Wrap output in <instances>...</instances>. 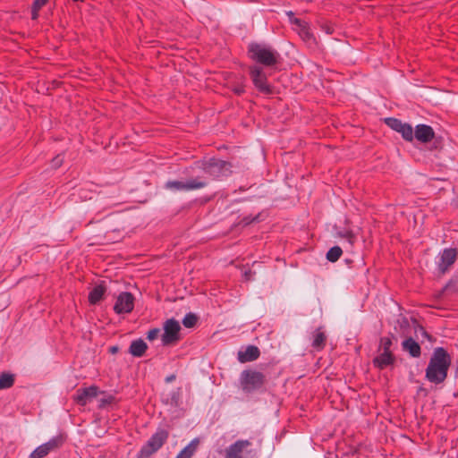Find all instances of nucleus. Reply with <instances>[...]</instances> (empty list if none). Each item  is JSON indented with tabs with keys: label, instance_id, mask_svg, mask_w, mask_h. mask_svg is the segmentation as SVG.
<instances>
[{
	"label": "nucleus",
	"instance_id": "4c0bfd02",
	"mask_svg": "<svg viewBox=\"0 0 458 458\" xmlns=\"http://www.w3.org/2000/svg\"><path fill=\"white\" fill-rule=\"evenodd\" d=\"M47 1L48 0H34L31 6L33 9L40 10L44 5H46Z\"/></svg>",
	"mask_w": 458,
	"mask_h": 458
},
{
	"label": "nucleus",
	"instance_id": "20e7f679",
	"mask_svg": "<svg viewBox=\"0 0 458 458\" xmlns=\"http://www.w3.org/2000/svg\"><path fill=\"white\" fill-rule=\"evenodd\" d=\"M266 383L265 374L256 369H244L239 377L240 388L246 394L262 391Z\"/></svg>",
	"mask_w": 458,
	"mask_h": 458
},
{
	"label": "nucleus",
	"instance_id": "f257e3e1",
	"mask_svg": "<svg viewBox=\"0 0 458 458\" xmlns=\"http://www.w3.org/2000/svg\"><path fill=\"white\" fill-rule=\"evenodd\" d=\"M451 362L452 357L445 348H435L426 369L427 380L436 385L443 383L447 377Z\"/></svg>",
	"mask_w": 458,
	"mask_h": 458
},
{
	"label": "nucleus",
	"instance_id": "f3484780",
	"mask_svg": "<svg viewBox=\"0 0 458 458\" xmlns=\"http://www.w3.org/2000/svg\"><path fill=\"white\" fill-rule=\"evenodd\" d=\"M327 342V335L322 327H318L311 334V346L316 351H321L325 348Z\"/></svg>",
	"mask_w": 458,
	"mask_h": 458
},
{
	"label": "nucleus",
	"instance_id": "cd10ccee",
	"mask_svg": "<svg viewBox=\"0 0 458 458\" xmlns=\"http://www.w3.org/2000/svg\"><path fill=\"white\" fill-rule=\"evenodd\" d=\"M197 322H198V317L194 313H191V312L187 313L182 319V325L186 328L193 327L197 324Z\"/></svg>",
	"mask_w": 458,
	"mask_h": 458
},
{
	"label": "nucleus",
	"instance_id": "aec40b11",
	"mask_svg": "<svg viewBox=\"0 0 458 458\" xmlns=\"http://www.w3.org/2000/svg\"><path fill=\"white\" fill-rule=\"evenodd\" d=\"M199 442V438H193L175 458H191L197 452Z\"/></svg>",
	"mask_w": 458,
	"mask_h": 458
},
{
	"label": "nucleus",
	"instance_id": "f8f14e48",
	"mask_svg": "<svg viewBox=\"0 0 458 458\" xmlns=\"http://www.w3.org/2000/svg\"><path fill=\"white\" fill-rule=\"evenodd\" d=\"M98 393L99 388L95 385L88 387H81L76 390V393L73 395V401L81 406H85L96 398Z\"/></svg>",
	"mask_w": 458,
	"mask_h": 458
},
{
	"label": "nucleus",
	"instance_id": "79ce46f5",
	"mask_svg": "<svg viewBox=\"0 0 458 458\" xmlns=\"http://www.w3.org/2000/svg\"><path fill=\"white\" fill-rule=\"evenodd\" d=\"M255 219H256V218L250 219L249 217H244V218H243V223H244L245 225H249V224H250L252 221H254Z\"/></svg>",
	"mask_w": 458,
	"mask_h": 458
},
{
	"label": "nucleus",
	"instance_id": "7c9ffc66",
	"mask_svg": "<svg viewBox=\"0 0 458 458\" xmlns=\"http://www.w3.org/2000/svg\"><path fill=\"white\" fill-rule=\"evenodd\" d=\"M379 348L382 349L385 352H391V346H392V340L390 337H381L380 343H379Z\"/></svg>",
	"mask_w": 458,
	"mask_h": 458
},
{
	"label": "nucleus",
	"instance_id": "ea45409f",
	"mask_svg": "<svg viewBox=\"0 0 458 458\" xmlns=\"http://www.w3.org/2000/svg\"><path fill=\"white\" fill-rule=\"evenodd\" d=\"M175 378H176V376L174 374H171L165 377V383H171V382L174 381Z\"/></svg>",
	"mask_w": 458,
	"mask_h": 458
},
{
	"label": "nucleus",
	"instance_id": "6ab92c4d",
	"mask_svg": "<svg viewBox=\"0 0 458 458\" xmlns=\"http://www.w3.org/2000/svg\"><path fill=\"white\" fill-rule=\"evenodd\" d=\"M148 349L147 344L142 339L133 340L129 347V352L134 357H142Z\"/></svg>",
	"mask_w": 458,
	"mask_h": 458
},
{
	"label": "nucleus",
	"instance_id": "a211bd4d",
	"mask_svg": "<svg viewBox=\"0 0 458 458\" xmlns=\"http://www.w3.org/2000/svg\"><path fill=\"white\" fill-rule=\"evenodd\" d=\"M403 350L408 352L413 358H419L421 354V348L420 344L412 338L408 337L402 343Z\"/></svg>",
	"mask_w": 458,
	"mask_h": 458
},
{
	"label": "nucleus",
	"instance_id": "6e6552de",
	"mask_svg": "<svg viewBox=\"0 0 458 458\" xmlns=\"http://www.w3.org/2000/svg\"><path fill=\"white\" fill-rule=\"evenodd\" d=\"M458 259V250L455 248H445L436 257V269L439 276L450 271Z\"/></svg>",
	"mask_w": 458,
	"mask_h": 458
},
{
	"label": "nucleus",
	"instance_id": "9d476101",
	"mask_svg": "<svg viewBox=\"0 0 458 458\" xmlns=\"http://www.w3.org/2000/svg\"><path fill=\"white\" fill-rule=\"evenodd\" d=\"M164 333L161 335L162 344L168 346L176 344L180 339V323L174 318H169L164 323Z\"/></svg>",
	"mask_w": 458,
	"mask_h": 458
},
{
	"label": "nucleus",
	"instance_id": "37998d69",
	"mask_svg": "<svg viewBox=\"0 0 458 458\" xmlns=\"http://www.w3.org/2000/svg\"><path fill=\"white\" fill-rule=\"evenodd\" d=\"M421 330L423 331V335H424L426 337L429 338V335H428V333H427V332H426L422 327H421Z\"/></svg>",
	"mask_w": 458,
	"mask_h": 458
},
{
	"label": "nucleus",
	"instance_id": "5701e85b",
	"mask_svg": "<svg viewBox=\"0 0 458 458\" xmlns=\"http://www.w3.org/2000/svg\"><path fill=\"white\" fill-rule=\"evenodd\" d=\"M64 437L63 435H58L53 437L47 442L44 443L45 446L47 448V451L50 453L59 447H61L64 443Z\"/></svg>",
	"mask_w": 458,
	"mask_h": 458
},
{
	"label": "nucleus",
	"instance_id": "412c9836",
	"mask_svg": "<svg viewBox=\"0 0 458 458\" xmlns=\"http://www.w3.org/2000/svg\"><path fill=\"white\" fill-rule=\"evenodd\" d=\"M105 293L106 287L104 285H96L89 293V302L92 305H96L103 299Z\"/></svg>",
	"mask_w": 458,
	"mask_h": 458
},
{
	"label": "nucleus",
	"instance_id": "7ed1b4c3",
	"mask_svg": "<svg viewBox=\"0 0 458 458\" xmlns=\"http://www.w3.org/2000/svg\"><path fill=\"white\" fill-rule=\"evenodd\" d=\"M248 56L266 67L275 66L280 60L277 50L266 43L250 42L248 46Z\"/></svg>",
	"mask_w": 458,
	"mask_h": 458
},
{
	"label": "nucleus",
	"instance_id": "ddd939ff",
	"mask_svg": "<svg viewBox=\"0 0 458 458\" xmlns=\"http://www.w3.org/2000/svg\"><path fill=\"white\" fill-rule=\"evenodd\" d=\"M134 308V296L129 292L121 293L114 303V310L116 314L130 313Z\"/></svg>",
	"mask_w": 458,
	"mask_h": 458
},
{
	"label": "nucleus",
	"instance_id": "c756f323",
	"mask_svg": "<svg viewBox=\"0 0 458 458\" xmlns=\"http://www.w3.org/2000/svg\"><path fill=\"white\" fill-rule=\"evenodd\" d=\"M49 454L44 444L38 446L30 455V458H44Z\"/></svg>",
	"mask_w": 458,
	"mask_h": 458
},
{
	"label": "nucleus",
	"instance_id": "f03ea898",
	"mask_svg": "<svg viewBox=\"0 0 458 458\" xmlns=\"http://www.w3.org/2000/svg\"><path fill=\"white\" fill-rule=\"evenodd\" d=\"M198 168L202 172L201 177L212 181H221L233 174V165L217 157H209L199 160L196 163Z\"/></svg>",
	"mask_w": 458,
	"mask_h": 458
},
{
	"label": "nucleus",
	"instance_id": "c85d7f7f",
	"mask_svg": "<svg viewBox=\"0 0 458 458\" xmlns=\"http://www.w3.org/2000/svg\"><path fill=\"white\" fill-rule=\"evenodd\" d=\"M445 293H458V280L451 279L448 283L444 286L441 291V294Z\"/></svg>",
	"mask_w": 458,
	"mask_h": 458
},
{
	"label": "nucleus",
	"instance_id": "2eb2a0df",
	"mask_svg": "<svg viewBox=\"0 0 458 458\" xmlns=\"http://www.w3.org/2000/svg\"><path fill=\"white\" fill-rule=\"evenodd\" d=\"M260 355L259 349L255 345H248L244 350H240L237 353V360L241 363H246L256 360Z\"/></svg>",
	"mask_w": 458,
	"mask_h": 458
},
{
	"label": "nucleus",
	"instance_id": "423d86ee",
	"mask_svg": "<svg viewBox=\"0 0 458 458\" xmlns=\"http://www.w3.org/2000/svg\"><path fill=\"white\" fill-rule=\"evenodd\" d=\"M249 74L253 86L259 93L264 95L274 93V87L268 82L267 75L261 66L250 65Z\"/></svg>",
	"mask_w": 458,
	"mask_h": 458
},
{
	"label": "nucleus",
	"instance_id": "f704fd0d",
	"mask_svg": "<svg viewBox=\"0 0 458 458\" xmlns=\"http://www.w3.org/2000/svg\"><path fill=\"white\" fill-rule=\"evenodd\" d=\"M64 162L63 155H57L51 160V166L55 169L59 168Z\"/></svg>",
	"mask_w": 458,
	"mask_h": 458
},
{
	"label": "nucleus",
	"instance_id": "2f4dec72",
	"mask_svg": "<svg viewBox=\"0 0 458 458\" xmlns=\"http://www.w3.org/2000/svg\"><path fill=\"white\" fill-rule=\"evenodd\" d=\"M287 14L289 16L290 22L292 24L296 25L298 30L302 28L303 25L308 24L306 21H302V20H301L299 18L294 17V14H293V13L292 11L288 12Z\"/></svg>",
	"mask_w": 458,
	"mask_h": 458
},
{
	"label": "nucleus",
	"instance_id": "473e14b6",
	"mask_svg": "<svg viewBox=\"0 0 458 458\" xmlns=\"http://www.w3.org/2000/svg\"><path fill=\"white\" fill-rule=\"evenodd\" d=\"M320 30L327 35H331L335 32V28L332 23L328 21H321L319 23Z\"/></svg>",
	"mask_w": 458,
	"mask_h": 458
},
{
	"label": "nucleus",
	"instance_id": "a878e982",
	"mask_svg": "<svg viewBox=\"0 0 458 458\" xmlns=\"http://www.w3.org/2000/svg\"><path fill=\"white\" fill-rule=\"evenodd\" d=\"M336 234L338 237L346 239L350 245H353L356 241V235L351 229L344 228L337 231Z\"/></svg>",
	"mask_w": 458,
	"mask_h": 458
},
{
	"label": "nucleus",
	"instance_id": "4468645a",
	"mask_svg": "<svg viewBox=\"0 0 458 458\" xmlns=\"http://www.w3.org/2000/svg\"><path fill=\"white\" fill-rule=\"evenodd\" d=\"M435 136L434 130L431 126L427 124H418L415 127L413 138L415 137L419 141L422 143L430 142Z\"/></svg>",
	"mask_w": 458,
	"mask_h": 458
},
{
	"label": "nucleus",
	"instance_id": "dca6fc26",
	"mask_svg": "<svg viewBox=\"0 0 458 458\" xmlns=\"http://www.w3.org/2000/svg\"><path fill=\"white\" fill-rule=\"evenodd\" d=\"M395 361V357L393 352H382L380 354L373 359V365L378 369H384L386 367L393 365Z\"/></svg>",
	"mask_w": 458,
	"mask_h": 458
},
{
	"label": "nucleus",
	"instance_id": "58836bf2",
	"mask_svg": "<svg viewBox=\"0 0 458 458\" xmlns=\"http://www.w3.org/2000/svg\"><path fill=\"white\" fill-rule=\"evenodd\" d=\"M38 15H39V10L33 9V7L31 6V19L37 20L38 18Z\"/></svg>",
	"mask_w": 458,
	"mask_h": 458
},
{
	"label": "nucleus",
	"instance_id": "39448f33",
	"mask_svg": "<svg viewBox=\"0 0 458 458\" xmlns=\"http://www.w3.org/2000/svg\"><path fill=\"white\" fill-rule=\"evenodd\" d=\"M169 437L168 430L157 428V430L149 437L145 445L139 451L138 458H149L157 453L165 445Z\"/></svg>",
	"mask_w": 458,
	"mask_h": 458
},
{
	"label": "nucleus",
	"instance_id": "1a4fd4ad",
	"mask_svg": "<svg viewBox=\"0 0 458 458\" xmlns=\"http://www.w3.org/2000/svg\"><path fill=\"white\" fill-rule=\"evenodd\" d=\"M252 442L249 439H238L225 450V458H252L254 453L250 449Z\"/></svg>",
	"mask_w": 458,
	"mask_h": 458
},
{
	"label": "nucleus",
	"instance_id": "e433bc0d",
	"mask_svg": "<svg viewBox=\"0 0 458 458\" xmlns=\"http://www.w3.org/2000/svg\"><path fill=\"white\" fill-rule=\"evenodd\" d=\"M180 398V388L171 393V403L177 405Z\"/></svg>",
	"mask_w": 458,
	"mask_h": 458
},
{
	"label": "nucleus",
	"instance_id": "393cba45",
	"mask_svg": "<svg viewBox=\"0 0 458 458\" xmlns=\"http://www.w3.org/2000/svg\"><path fill=\"white\" fill-rule=\"evenodd\" d=\"M298 33L300 37L305 41L306 43H313L315 42V37L310 31V29L308 24L303 25L302 28L298 30Z\"/></svg>",
	"mask_w": 458,
	"mask_h": 458
},
{
	"label": "nucleus",
	"instance_id": "9b49d317",
	"mask_svg": "<svg viewBox=\"0 0 458 458\" xmlns=\"http://www.w3.org/2000/svg\"><path fill=\"white\" fill-rule=\"evenodd\" d=\"M385 123L394 131L401 133L402 137L407 141L413 140V129L411 125L403 123L400 119L388 117L385 119Z\"/></svg>",
	"mask_w": 458,
	"mask_h": 458
},
{
	"label": "nucleus",
	"instance_id": "c9c22d12",
	"mask_svg": "<svg viewBox=\"0 0 458 458\" xmlns=\"http://www.w3.org/2000/svg\"><path fill=\"white\" fill-rule=\"evenodd\" d=\"M159 328H152L147 333V339L149 341H153L159 335Z\"/></svg>",
	"mask_w": 458,
	"mask_h": 458
},
{
	"label": "nucleus",
	"instance_id": "4be33fe9",
	"mask_svg": "<svg viewBox=\"0 0 458 458\" xmlns=\"http://www.w3.org/2000/svg\"><path fill=\"white\" fill-rule=\"evenodd\" d=\"M246 79L243 76L230 82L229 89L237 96L243 95L246 90Z\"/></svg>",
	"mask_w": 458,
	"mask_h": 458
},
{
	"label": "nucleus",
	"instance_id": "bb28decb",
	"mask_svg": "<svg viewBox=\"0 0 458 458\" xmlns=\"http://www.w3.org/2000/svg\"><path fill=\"white\" fill-rule=\"evenodd\" d=\"M343 254V250L339 246L330 248L327 253V259L330 262L337 261Z\"/></svg>",
	"mask_w": 458,
	"mask_h": 458
},
{
	"label": "nucleus",
	"instance_id": "b1692460",
	"mask_svg": "<svg viewBox=\"0 0 458 458\" xmlns=\"http://www.w3.org/2000/svg\"><path fill=\"white\" fill-rule=\"evenodd\" d=\"M14 384V375L9 372L0 374V390L8 389Z\"/></svg>",
	"mask_w": 458,
	"mask_h": 458
},
{
	"label": "nucleus",
	"instance_id": "72a5a7b5",
	"mask_svg": "<svg viewBox=\"0 0 458 458\" xmlns=\"http://www.w3.org/2000/svg\"><path fill=\"white\" fill-rule=\"evenodd\" d=\"M114 401L115 397L112 394H109L104 398L99 399L98 408H104L105 406L113 403Z\"/></svg>",
	"mask_w": 458,
	"mask_h": 458
},
{
	"label": "nucleus",
	"instance_id": "0eeeda50",
	"mask_svg": "<svg viewBox=\"0 0 458 458\" xmlns=\"http://www.w3.org/2000/svg\"><path fill=\"white\" fill-rule=\"evenodd\" d=\"M208 185L206 178L199 175L191 178L185 182L182 181H167L165 183V189L172 191H191L200 190Z\"/></svg>",
	"mask_w": 458,
	"mask_h": 458
},
{
	"label": "nucleus",
	"instance_id": "a19ab883",
	"mask_svg": "<svg viewBox=\"0 0 458 458\" xmlns=\"http://www.w3.org/2000/svg\"><path fill=\"white\" fill-rule=\"evenodd\" d=\"M118 351H119V347H118V346H116V345H115V346H112V347H110V349H109V352H110L111 353H113V354H114V353L118 352Z\"/></svg>",
	"mask_w": 458,
	"mask_h": 458
}]
</instances>
